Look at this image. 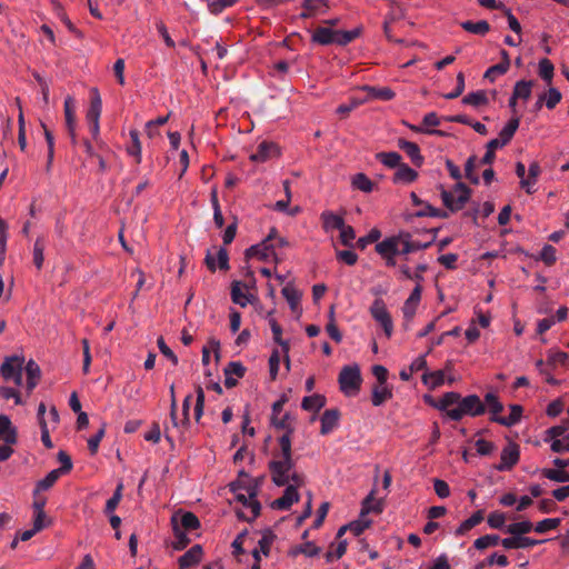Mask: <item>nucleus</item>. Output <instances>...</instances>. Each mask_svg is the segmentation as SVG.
Wrapping results in <instances>:
<instances>
[{
  "label": "nucleus",
  "instance_id": "f257e3e1",
  "mask_svg": "<svg viewBox=\"0 0 569 569\" xmlns=\"http://www.w3.org/2000/svg\"><path fill=\"white\" fill-rule=\"evenodd\" d=\"M279 445L280 452L276 455L274 459L269 463L272 481L279 487L290 483L302 486L305 479L296 471L291 458V439L289 432L279 438Z\"/></svg>",
  "mask_w": 569,
  "mask_h": 569
},
{
  "label": "nucleus",
  "instance_id": "f03ea898",
  "mask_svg": "<svg viewBox=\"0 0 569 569\" xmlns=\"http://www.w3.org/2000/svg\"><path fill=\"white\" fill-rule=\"evenodd\" d=\"M435 408L446 413V416L459 421L465 416L477 417L485 412L486 407L477 395L461 397L460 393L446 392L435 405Z\"/></svg>",
  "mask_w": 569,
  "mask_h": 569
},
{
  "label": "nucleus",
  "instance_id": "7ed1b4c3",
  "mask_svg": "<svg viewBox=\"0 0 569 569\" xmlns=\"http://www.w3.org/2000/svg\"><path fill=\"white\" fill-rule=\"evenodd\" d=\"M360 33L359 29H353L349 31H340V30H332L327 27H320L317 28L312 36L311 40L312 42L327 46L331 43H337L340 46H346L350 43L352 40H355Z\"/></svg>",
  "mask_w": 569,
  "mask_h": 569
},
{
  "label": "nucleus",
  "instance_id": "20e7f679",
  "mask_svg": "<svg viewBox=\"0 0 569 569\" xmlns=\"http://www.w3.org/2000/svg\"><path fill=\"white\" fill-rule=\"evenodd\" d=\"M441 189V199L443 204L451 211H458L463 208L470 197V189L462 182H458L452 191Z\"/></svg>",
  "mask_w": 569,
  "mask_h": 569
},
{
  "label": "nucleus",
  "instance_id": "39448f33",
  "mask_svg": "<svg viewBox=\"0 0 569 569\" xmlns=\"http://www.w3.org/2000/svg\"><path fill=\"white\" fill-rule=\"evenodd\" d=\"M236 500L242 505L237 511V515L240 519L244 521L254 520L260 513V502L256 498V491L252 489H248L247 493L238 492L236 495Z\"/></svg>",
  "mask_w": 569,
  "mask_h": 569
},
{
  "label": "nucleus",
  "instance_id": "423d86ee",
  "mask_svg": "<svg viewBox=\"0 0 569 569\" xmlns=\"http://www.w3.org/2000/svg\"><path fill=\"white\" fill-rule=\"evenodd\" d=\"M361 375L357 365L346 366L339 375L341 391L347 396H356L360 389Z\"/></svg>",
  "mask_w": 569,
  "mask_h": 569
},
{
  "label": "nucleus",
  "instance_id": "0eeeda50",
  "mask_svg": "<svg viewBox=\"0 0 569 569\" xmlns=\"http://www.w3.org/2000/svg\"><path fill=\"white\" fill-rule=\"evenodd\" d=\"M24 358L20 356H11L4 359L0 367V373L6 381H13L16 386L22 385V369Z\"/></svg>",
  "mask_w": 569,
  "mask_h": 569
},
{
  "label": "nucleus",
  "instance_id": "6e6552de",
  "mask_svg": "<svg viewBox=\"0 0 569 569\" xmlns=\"http://www.w3.org/2000/svg\"><path fill=\"white\" fill-rule=\"evenodd\" d=\"M370 313L372 318L382 327L386 336L390 338L393 331V322L382 299H376L372 302L370 307Z\"/></svg>",
  "mask_w": 569,
  "mask_h": 569
},
{
  "label": "nucleus",
  "instance_id": "1a4fd4ad",
  "mask_svg": "<svg viewBox=\"0 0 569 569\" xmlns=\"http://www.w3.org/2000/svg\"><path fill=\"white\" fill-rule=\"evenodd\" d=\"M406 231H401L398 234L387 237L382 241L376 244V251L378 254H403L401 248L405 247Z\"/></svg>",
  "mask_w": 569,
  "mask_h": 569
},
{
  "label": "nucleus",
  "instance_id": "9d476101",
  "mask_svg": "<svg viewBox=\"0 0 569 569\" xmlns=\"http://www.w3.org/2000/svg\"><path fill=\"white\" fill-rule=\"evenodd\" d=\"M273 233L274 229L270 231L268 237L259 244L251 246L246 250L247 258H257L259 260H267L273 254Z\"/></svg>",
  "mask_w": 569,
  "mask_h": 569
},
{
  "label": "nucleus",
  "instance_id": "9b49d317",
  "mask_svg": "<svg viewBox=\"0 0 569 569\" xmlns=\"http://www.w3.org/2000/svg\"><path fill=\"white\" fill-rule=\"evenodd\" d=\"M520 457L519 446L515 442H509L500 453V462L496 466L499 471L510 470L518 463Z\"/></svg>",
  "mask_w": 569,
  "mask_h": 569
},
{
  "label": "nucleus",
  "instance_id": "f8f14e48",
  "mask_svg": "<svg viewBox=\"0 0 569 569\" xmlns=\"http://www.w3.org/2000/svg\"><path fill=\"white\" fill-rule=\"evenodd\" d=\"M279 148L276 143L270 141H262L257 147V150L250 154V160L253 162H266L279 156Z\"/></svg>",
  "mask_w": 569,
  "mask_h": 569
},
{
  "label": "nucleus",
  "instance_id": "ddd939ff",
  "mask_svg": "<svg viewBox=\"0 0 569 569\" xmlns=\"http://www.w3.org/2000/svg\"><path fill=\"white\" fill-rule=\"evenodd\" d=\"M287 488L282 495V497L276 499L272 502V508L279 510H288L295 502L299 500L298 488L300 486H296L295 483L286 485Z\"/></svg>",
  "mask_w": 569,
  "mask_h": 569
},
{
  "label": "nucleus",
  "instance_id": "4468645a",
  "mask_svg": "<svg viewBox=\"0 0 569 569\" xmlns=\"http://www.w3.org/2000/svg\"><path fill=\"white\" fill-rule=\"evenodd\" d=\"M421 291L422 287L420 283H417L413 290L411 291L408 299L405 301L402 307V313L406 320L410 321L416 315L417 308L421 300Z\"/></svg>",
  "mask_w": 569,
  "mask_h": 569
},
{
  "label": "nucleus",
  "instance_id": "2eb2a0df",
  "mask_svg": "<svg viewBox=\"0 0 569 569\" xmlns=\"http://www.w3.org/2000/svg\"><path fill=\"white\" fill-rule=\"evenodd\" d=\"M63 109H64L66 127H67L68 133L71 137V140L74 142L76 141L77 121H76V101H74L73 97L68 96L64 99Z\"/></svg>",
  "mask_w": 569,
  "mask_h": 569
},
{
  "label": "nucleus",
  "instance_id": "dca6fc26",
  "mask_svg": "<svg viewBox=\"0 0 569 569\" xmlns=\"http://www.w3.org/2000/svg\"><path fill=\"white\" fill-rule=\"evenodd\" d=\"M206 264L211 271H216L217 268L221 270L229 269V258L227 250L224 248L218 249L217 257L208 251L206 254Z\"/></svg>",
  "mask_w": 569,
  "mask_h": 569
},
{
  "label": "nucleus",
  "instance_id": "f3484780",
  "mask_svg": "<svg viewBox=\"0 0 569 569\" xmlns=\"http://www.w3.org/2000/svg\"><path fill=\"white\" fill-rule=\"evenodd\" d=\"M286 402V398H281L276 401L272 406V415H271V423L278 429H291L290 425V416L284 413L280 417V412L282 411L283 405Z\"/></svg>",
  "mask_w": 569,
  "mask_h": 569
},
{
  "label": "nucleus",
  "instance_id": "a211bd4d",
  "mask_svg": "<svg viewBox=\"0 0 569 569\" xmlns=\"http://www.w3.org/2000/svg\"><path fill=\"white\" fill-rule=\"evenodd\" d=\"M203 556L202 547L200 545L192 546L184 552L178 560L180 569H188L198 565Z\"/></svg>",
  "mask_w": 569,
  "mask_h": 569
},
{
  "label": "nucleus",
  "instance_id": "6ab92c4d",
  "mask_svg": "<svg viewBox=\"0 0 569 569\" xmlns=\"http://www.w3.org/2000/svg\"><path fill=\"white\" fill-rule=\"evenodd\" d=\"M0 440L7 445H14L17 442V429L6 415L0 416Z\"/></svg>",
  "mask_w": 569,
  "mask_h": 569
},
{
  "label": "nucleus",
  "instance_id": "aec40b11",
  "mask_svg": "<svg viewBox=\"0 0 569 569\" xmlns=\"http://www.w3.org/2000/svg\"><path fill=\"white\" fill-rule=\"evenodd\" d=\"M398 147L403 150L410 158L416 167H421L423 163V157L420 153V149L417 143L407 141L405 139L398 140Z\"/></svg>",
  "mask_w": 569,
  "mask_h": 569
},
{
  "label": "nucleus",
  "instance_id": "412c9836",
  "mask_svg": "<svg viewBox=\"0 0 569 569\" xmlns=\"http://www.w3.org/2000/svg\"><path fill=\"white\" fill-rule=\"evenodd\" d=\"M252 296L248 292V288L240 281H236L232 283L231 288V299L234 303L240 307H246L251 302Z\"/></svg>",
  "mask_w": 569,
  "mask_h": 569
},
{
  "label": "nucleus",
  "instance_id": "4be33fe9",
  "mask_svg": "<svg viewBox=\"0 0 569 569\" xmlns=\"http://www.w3.org/2000/svg\"><path fill=\"white\" fill-rule=\"evenodd\" d=\"M540 173L541 169L539 163L537 161H532L529 164L527 180L520 181V187L525 189L528 194H532L536 191L535 186Z\"/></svg>",
  "mask_w": 569,
  "mask_h": 569
},
{
  "label": "nucleus",
  "instance_id": "5701e85b",
  "mask_svg": "<svg viewBox=\"0 0 569 569\" xmlns=\"http://www.w3.org/2000/svg\"><path fill=\"white\" fill-rule=\"evenodd\" d=\"M302 7L306 11L300 14L301 18L326 13L329 9L328 0H303Z\"/></svg>",
  "mask_w": 569,
  "mask_h": 569
},
{
  "label": "nucleus",
  "instance_id": "b1692460",
  "mask_svg": "<svg viewBox=\"0 0 569 569\" xmlns=\"http://www.w3.org/2000/svg\"><path fill=\"white\" fill-rule=\"evenodd\" d=\"M91 93V101H90V108L87 112V119L89 122H97L100 119L101 111H102V101L100 93L97 88H92L90 90Z\"/></svg>",
  "mask_w": 569,
  "mask_h": 569
},
{
  "label": "nucleus",
  "instance_id": "393cba45",
  "mask_svg": "<svg viewBox=\"0 0 569 569\" xmlns=\"http://www.w3.org/2000/svg\"><path fill=\"white\" fill-rule=\"evenodd\" d=\"M321 429L320 432L322 435L330 433L339 422V412L336 409L326 410L320 418Z\"/></svg>",
  "mask_w": 569,
  "mask_h": 569
},
{
  "label": "nucleus",
  "instance_id": "a878e982",
  "mask_svg": "<svg viewBox=\"0 0 569 569\" xmlns=\"http://www.w3.org/2000/svg\"><path fill=\"white\" fill-rule=\"evenodd\" d=\"M391 398L392 391L387 383H378L373 387L371 395V401L373 406L379 407Z\"/></svg>",
  "mask_w": 569,
  "mask_h": 569
},
{
  "label": "nucleus",
  "instance_id": "bb28decb",
  "mask_svg": "<svg viewBox=\"0 0 569 569\" xmlns=\"http://www.w3.org/2000/svg\"><path fill=\"white\" fill-rule=\"evenodd\" d=\"M418 178V172L406 163H401L393 176L395 183H411Z\"/></svg>",
  "mask_w": 569,
  "mask_h": 569
},
{
  "label": "nucleus",
  "instance_id": "cd10ccee",
  "mask_svg": "<svg viewBox=\"0 0 569 569\" xmlns=\"http://www.w3.org/2000/svg\"><path fill=\"white\" fill-rule=\"evenodd\" d=\"M26 373H27V388L28 391L31 392L36 386L38 385L40 377H41V370L38 363L30 359L26 365Z\"/></svg>",
  "mask_w": 569,
  "mask_h": 569
},
{
  "label": "nucleus",
  "instance_id": "c85d7f7f",
  "mask_svg": "<svg viewBox=\"0 0 569 569\" xmlns=\"http://www.w3.org/2000/svg\"><path fill=\"white\" fill-rule=\"evenodd\" d=\"M522 416V408L519 405L510 406V413L505 417H491V419L502 426L512 427L517 425Z\"/></svg>",
  "mask_w": 569,
  "mask_h": 569
},
{
  "label": "nucleus",
  "instance_id": "c756f323",
  "mask_svg": "<svg viewBox=\"0 0 569 569\" xmlns=\"http://www.w3.org/2000/svg\"><path fill=\"white\" fill-rule=\"evenodd\" d=\"M173 532H174V541L172 542V547L176 550H181L187 547V545L190 542V539L187 536V532L181 529V527L178 523V515L172 516L171 518Z\"/></svg>",
  "mask_w": 569,
  "mask_h": 569
},
{
  "label": "nucleus",
  "instance_id": "7c9ffc66",
  "mask_svg": "<svg viewBox=\"0 0 569 569\" xmlns=\"http://www.w3.org/2000/svg\"><path fill=\"white\" fill-rule=\"evenodd\" d=\"M269 325L273 335V340L277 342L286 355L287 362L289 363L288 352H289V342L282 339V328L279 326L277 320L271 317V313L268 315Z\"/></svg>",
  "mask_w": 569,
  "mask_h": 569
},
{
  "label": "nucleus",
  "instance_id": "2f4dec72",
  "mask_svg": "<svg viewBox=\"0 0 569 569\" xmlns=\"http://www.w3.org/2000/svg\"><path fill=\"white\" fill-rule=\"evenodd\" d=\"M383 509L382 499L375 498V490H372L362 502L361 516L366 517L370 512L379 513Z\"/></svg>",
  "mask_w": 569,
  "mask_h": 569
},
{
  "label": "nucleus",
  "instance_id": "473e14b6",
  "mask_svg": "<svg viewBox=\"0 0 569 569\" xmlns=\"http://www.w3.org/2000/svg\"><path fill=\"white\" fill-rule=\"evenodd\" d=\"M460 26L467 32L478 36H486L490 31V24L486 20H479L476 22L467 20L461 22Z\"/></svg>",
  "mask_w": 569,
  "mask_h": 569
},
{
  "label": "nucleus",
  "instance_id": "72a5a7b5",
  "mask_svg": "<svg viewBox=\"0 0 569 569\" xmlns=\"http://www.w3.org/2000/svg\"><path fill=\"white\" fill-rule=\"evenodd\" d=\"M60 477V470H51L43 479L36 483L33 496L39 495L41 491L49 490Z\"/></svg>",
  "mask_w": 569,
  "mask_h": 569
},
{
  "label": "nucleus",
  "instance_id": "f704fd0d",
  "mask_svg": "<svg viewBox=\"0 0 569 569\" xmlns=\"http://www.w3.org/2000/svg\"><path fill=\"white\" fill-rule=\"evenodd\" d=\"M321 219L323 222V228L326 231L330 230H339L343 227L345 220L342 217L331 212V211H325L321 213Z\"/></svg>",
  "mask_w": 569,
  "mask_h": 569
},
{
  "label": "nucleus",
  "instance_id": "c9c22d12",
  "mask_svg": "<svg viewBox=\"0 0 569 569\" xmlns=\"http://www.w3.org/2000/svg\"><path fill=\"white\" fill-rule=\"evenodd\" d=\"M483 520V512L481 510L476 511L468 519L462 521L460 526L456 529L457 536H463L473 527L478 526Z\"/></svg>",
  "mask_w": 569,
  "mask_h": 569
},
{
  "label": "nucleus",
  "instance_id": "e433bc0d",
  "mask_svg": "<svg viewBox=\"0 0 569 569\" xmlns=\"http://www.w3.org/2000/svg\"><path fill=\"white\" fill-rule=\"evenodd\" d=\"M519 118L510 119L499 132V139L502 143L508 144L519 128Z\"/></svg>",
  "mask_w": 569,
  "mask_h": 569
},
{
  "label": "nucleus",
  "instance_id": "4c0bfd02",
  "mask_svg": "<svg viewBox=\"0 0 569 569\" xmlns=\"http://www.w3.org/2000/svg\"><path fill=\"white\" fill-rule=\"evenodd\" d=\"M532 530H533V525L529 520L513 522V523L508 525L505 528V532H507L511 536H517V537L529 533Z\"/></svg>",
  "mask_w": 569,
  "mask_h": 569
},
{
  "label": "nucleus",
  "instance_id": "58836bf2",
  "mask_svg": "<svg viewBox=\"0 0 569 569\" xmlns=\"http://www.w3.org/2000/svg\"><path fill=\"white\" fill-rule=\"evenodd\" d=\"M326 405V398L321 395H312L305 397L302 400V408L307 411L318 412Z\"/></svg>",
  "mask_w": 569,
  "mask_h": 569
},
{
  "label": "nucleus",
  "instance_id": "ea45409f",
  "mask_svg": "<svg viewBox=\"0 0 569 569\" xmlns=\"http://www.w3.org/2000/svg\"><path fill=\"white\" fill-rule=\"evenodd\" d=\"M281 293L288 301L290 308L293 311H297L301 300V293L291 284L284 286L281 290Z\"/></svg>",
  "mask_w": 569,
  "mask_h": 569
},
{
  "label": "nucleus",
  "instance_id": "a19ab883",
  "mask_svg": "<svg viewBox=\"0 0 569 569\" xmlns=\"http://www.w3.org/2000/svg\"><path fill=\"white\" fill-rule=\"evenodd\" d=\"M532 86H533L532 81H526V80L517 81L513 87L512 94L517 99H522V100L527 101L531 96Z\"/></svg>",
  "mask_w": 569,
  "mask_h": 569
},
{
  "label": "nucleus",
  "instance_id": "79ce46f5",
  "mask_svg": "<svg viewBox=\"0 0 569 569\" xmlns=\"http://www.w3.org/2000/svg\"><path fill=\"white\" fill-rule=\"evenodd\" d=\"M462 103L472 106L476 108H478L480 106H485L488 103L487 93L483 90L470 92L463 97Z\"/></svg>",
  "mask_w": 569,
  "mask_h": 569
},
{
  "label": "nucleus",
  "instance_id": "37998d69",
  "mask_svg": "<svg viewBox=\"0 0 569 569\" xmlns=\"http://www.w3.org/2000/svg\"><path fill=\"white\" fill-rule=\"evenodd\" d=\"M178 523L184 531H191L200 526L199 519L192 512L178 515Z\"/></svg>",
  "mask_w": 569,
  "mask_h": 569
},
{
  "label": "nucleus",
  "instance_id": "c03bdc74",
  "mask_svg": "<svg viewBox=\"0 0 569 569\" xmlns=\"http://www.w3.org/2000/svg\"><path fill=\"white\" fill-rule=\"evenodd\" d=\"M351 184L355 189L369 193L373 190V182L365 174L357 173L352 177Z\"/></svg>",
  "mask_w": 569,
  "mask_h": 569
},
{
  "label": "nucleus",
  "instance_id": "a18cd8bd",
  "mask_svg": "<svg viewBox=\"0 0 569 569\" xmlns=\"http://www.w3.org/2000/svg\"><path fill=\"white\" fill-rule=\"evenodd\" d=\"M131 138V146L128 147L127 151L130 156L134 157L137 163L141 162V142L139 139V132L136 129L130 130L129 132Z\"/></svg>",
  "mask_w": 569,
  "mask_h": 569
},
{
  "label": "nucleus",
  "instance_id": "49530a36",
  "mask_svg": "<svg viewBox=\"0 0 569 569\" xmlns=\"http://www.w3.org/2000/svg\"><path fill=\"white\" fill-rule=\"evenodd\" d=\"M430 244H431V241H428V242H425V243H422L420 241H415V240H412L411 234L409 232H406V236H405V247L401 248V251H402L403 254H408V253H411V252H415V251H418V250L426 249Z\"/></svg>",
  "mask_w": 569,
  "mask_h": 569
},
{
  "label": "nucleus",
  "instance_id": "de8ad7c7",
  "mask_svg": "<svg viewBox=\"0 0 569 569\" xmlns=\"http://www.w3.org/2000/svg\"><path fill=\"white\" fill-rule=\"evenodd\" d=\"M423 383L429 386L431 389L438 388L445 382V371L437 370L427 372L422 377Z\"/></svg>",
  "mask_w": 569,
  "mask_h": 569
},
{
  "label": "nucleus",
  "instance_id": "09e8293b",
  "mask_svg": "<svg viewBox=\"0 0 569 569\" xmlns=\"http://www.w3.org/2000/svg\"><path fill=\"white\" fill-rule=\"evenodd\" d=\"M542 476L551 481L556 482H567L569 481V472L562 470V469H549L545 468L541 471Z\"/></svg>",
  "mask_w": 569,
  "mask_h": 569
},
{
  "label": "nucleus",
  "instance_id": "8fccbe9b",
  "mask_svg": "<svg viewBox=\"0 0 569 569\" xmlns=\"http://www.w3.org/2000/svg\"><path fill=\"white\" fill-rule=\"evenodd\" d=\"M500 537L498 535H485L475 540L473 547L478 550H483L489 547L499 545Z\"/></svg>",
  "mask_w": 569,
  "mask_h": 569
},
{
  "label": "nucleus",
  "instance_id": "3c124183",
  "mask_svg": "<svg viewBox=\"0 0 569 569\" xmlns=\"http://www.w3.org/2000/svg\"><path fill=\"white\" fill-rule=\"evenodd\" d=\"M561 520L559 518H547L533 526V530L537 533H546L548 531L555 530L559 527Z\"/></svg>",
  "mask_w": 569,
  "mask_h": 569
},
{
  "label": "nucleus",
  "instance_id": "603ef678",
  "mask_svg": "<svg viewBox=\"0 0 569 569\" xmlns=\"http://www.w3.org/2000/svg\"><path fill=\"white\" fill-rule=\"evenodd\" d=\"M510 66V61H502L487 69L485 78L493 82L498 76L505 74Z\"/></svg>",
  "mask_w": 569,
  "mask_h": 569
},
{
  "label": "nucleus",
  "instance_id": "864d4df0",
  "mask_svg": "<svg viewBox=\"0 0 569 569\" xmlns=\"http://www.w3.org/2000/svg\"><path fill=\"white\" fill-rule=\"evenodd\" d=\"M377 158L389 168H398L401 164V156L397 152H381Z\"/></svg>",
  "mask_w": 569,
  "mask_h": 569
},
{
  "label": "nucleus",
  "instance_id": "5fc2aeb1",
  "mask_svg": "<svg viewBox=\"0 0 569 569\" xmlns=\"http://www.w3.org/2000/svg\"><path fill=\"white\" fill-rule=\"evenodd\" d=\"M553 70H555V67L549 59L543 58L539 61V76L547 83H550L552 81Z\"/></svg>",
  "mask_w": 569,
  "mask_h": 569
},
{
  "label": "nucleus",
  "instance_id": "6e6d98bb",
  "mask_svg": "<svg viewBox=\"0 0 569 569\" xmlns=\"http://www.w3.org/2000/svg\"><path fill=\"white\" fill-rule=\"evenodd\" d=\"M276 539V536L271 531H266L262 533L261 538L258 541V549L261 551L263 556H269L270 548Z\"/></svg>",
  "mask_w": 569,
  "mask_h": 569
},
{
  "label": "nucleus",
  "instance_id": "4d7b16f0",
  "mask_svg": "<svg viewBox=\"0 0 569 569\" xmlns=\"http://www.w3.org/2000/svg\"><path fill=\"white\" fill-rule=\"evenodd\" d=\"M486 405L492 417H500L499 413L502 411L503 406L493 393H487L485 397Z\"/></svg>",
  "mask_w": 569,
  "mask_h": 569
},
{
  "label": "nucleus",
  "instance_id": "13d9d810",
  "mask_svg": "<svg viewBox=\"0 0 569 569\" xmlns=\"http://www.w3.org/2000/svg\"><path fill=\"white\" fill-rule=\"evenodd\" d=\"M568 361H569V355L563 352V351L550 350L548 352L547 362L549 365H552V366H557V365L567 366Z\"/></svg>",
  "mask_w": 569,
  "mask_h": 569
},
{
  "label": "nucleus",
  "instance_id": "bf43d9fd",
  "mask_svg": "<svg viewBox=\"0 0 569 569\" xmlns=\"http://www.w3.org/2000/svg\"><path fill=\"white\" fill-rule=\"evenodd\" d=\"M122 489H123L122 482L118 483L112 497L106 503L104 511L107 513H112L114 511V509L118 507V505L122 498Z\"/></svg>",
  "mask_w": 569,
  "mask_h": 569
},
{
  "label": "nucleus",
  "instance_id": "052dcab7",
  "mask_svg": "<svg viewBox=\"0 0 569 569\" xmlns=\"http://www.w3.org/2000/svg\"><path fill=\"white\" fill-rule=\"evenodd\" d=\"M330 321L329 323L327 325L326 327V330L328 332V335L330 336L331 339H333L336 342H340L342 340V335L341 332L339 331L336 322H335V311H333V307L330 309Z\"/></svg>",
  "mask_w": 569,
  "mask_h": 569
},
{
  "label": "nucleus",
  "instance_id": "680f3d73",
  "mask_svg": "<svg viewBox=\"0 0 569 569\" xmlns=\"http://www.w3.org/2000/svg\"><path fill=\"white\" fill-rule=\"evenodd\" d=\"M545 96V104L549 110H552L561 100V93L556 88H550Z\"/></svg>",
  "mask_w": 569,
  "mask_h": 569
},
{
  "label": "nucleus",
  "instance_id": "e2e57ef3",
  "mask_svg": "<svg viewBox=\"0 0 569 569\" xmlns=\"http://www.w3.org/2000/svg\"><path fill=\"white\" fill-rule=\"evenodd\" d=\"M556 248L551 244H545L540 251V259L547 264L551 266L557 260Z\"/></svg>",
  "mask_w": 569,
  "mask_h": 569
},
{
  "label": "nucleus",
  "instance_id": "0e129e2a",
  "mask_svg": "<svg viewBox=\"0 0 569 569\" xmlns=\"http://www.w3.org/2000/svg\"><path fill=\"white\" fill-rule=\"evenodd\" d=\"M44 244L41 239H37L33 246V262L37 269H41L44 261Z\"/></svg>",
  "mask_w": 569,
  "mask_h": 569
},
{
  "label": "nucleus",
  "instance_id": "69168bd1",
  "mask_svg": "<svg viewBox=\"0 0 569 569\" xmlns=\"http://www.w3.org/2000/svg\"><path fill=\"white\" fill-rule=\"evenodd\" d=\"M487 522H488L489 527L493 528V529L506 528L505 527L506 516H505V513H502L500 511H493L488 516Z\"/></svg>",
  "mask_w": 569,
  "mask_h": 569
},
{
  "label": "nucleus",
  "instance_id": "338daca9",
  "mask_svg": "<svg viewBox=\"0 0 569 569\" xmlns=\"http://www.w3.org/2000/svg\"><path fill=\"white\" fill-rule=\"evenodd\" d=\"M340 241L343 246H352V241L356 238V232L351 226L343 223V227L339 229Z\"/></svg>",
  "mask_w": 569,
  "mask_h": 569
},
{
  "label": "nucleus",
  "instance_id": "774afa93",
  "mask_svg": "<svg viewBox=\"0 0 569 569\" xmlns=\"http://www.w3.org/2000/svg\"><path fill=\"white\" fill-rule=\"evenodd\" d=\"M246 368L239 361L229 362L224 368V375H230L238 378H242L244 376Z\"/></svg>",
  "mask_w": 569,
  "mask_h": 569
}]
</instances>
